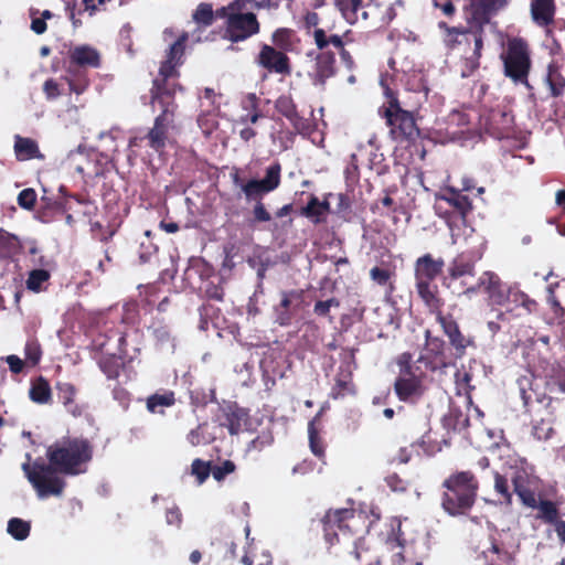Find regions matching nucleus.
Wrapping results in <instances>:
<instances>
[{
	"mask_svg": "<svg viewBox=\"0 0 565 565\" xmlns=\"http://www.w3.org/2000/svg\"><path fill=\"white\" fill-rule=\"evenodd\" d=\"M47 463L35 460L24 463L28 480L40 498L60 497L66 487L58 476H77L86 471V465L93 458V446L85 438H64L46 449Z\"/></svg>",
	"mask_w": 565,
	"mask_h": 565,
	"instance_id": "obj_1",
	"label": "nucleus"
},
{
	"mask_svg": "<svg viewBox=\"0 0 565 565\" xmlns=\"http://www.w3.org/2000/svg\"><path fill=\"white\" fill-rule=\"evenodd\" d=\"M508 3L507 0H470L463 8L466 25L451 26L438 22L446 49L461 56V77H469L480 67L484 29L491 18Z\"/></svg>",
	"mask_w": 565,
	"mask_h": 565,
	"instance_id": "obj_2",
	"label": "nucleus"
},
{
	"mask_svg": "<svg viewBox=\"0 0 565 565\" xmlns=\"http://www.w3.org/2000/svg\"><path fill=\"white\" fill-rule=\"evenodd\" d=\"M520 397L525 413L531 417L532 435L537 440H547L554 434L553 424L562 401L546 394V388L537 383L533 374L516 380Z\"/></svg>",
	"mask_w": 565,
	"mask_h": 565,
	"instance_id": "obj_3",
	"label": "nucleus"
},
{
	"mask_svg": "<svg viewBox=\"0 0 565 565\" xmlns=\"http://www.w3.org/2000/svg\"><path fill=\"white\" fill-rule=\"evenodd\" d=\"M511 483L521 503L530 509H537V518L545 523L556 524L559 512L557 505L551 500H537L539 478L534 466L526 458H516L511 463Z\"/></svg>",
	"mask_w": 565,
	"mask_h": 565,
	"instance_id": "obj_4",
	"label": "nucleus"
},
{
	"mask_svg": "<svg viewBox=\"0 0 565 565\" xmlns=\"http://www.w3.org/2000/svg\"><path fill=\"white\" fill-rule=\"evenodd\" d=\"M444 489L440 504L451 516L467 515L475 505L479 491V481L473 472L456 471L441 483Z\"/></svg>",
	"mask_w": 565,
	"mask_h": 565,
	"instance_id": "obj_5",
	"label": "nucleus"
},
{
	"mask_svg": "<svg viewBox=\"0 0 565 565\" xmlns=\"http://www.w3.org/2000/svg\"><path fill=\"white\" fill-rule=\"evenodd\" d=\"M356 519L354 509H330L318 521V526L321 527L324 541L330 547L337 544L352 547L350 553L359 559L361 537L355 529Z\"/></svg>",
	"mask_w": 565,
	"mask_h": 565,
	"instance_id": "obj_6",
	"label": "nucleus"
},
{
	"mask_svg": "<svg viewBox=\"0 0 565 565\" xmlns=\"http://www.w3.org/2000/svg\"><path fill=\"white\" fill-rule=\"evenodd\" d=\"M216 15L224 20L223 38L232 43L250 39L260 31V23L254 10L244 8V2L232 0L216 10Z\"/></svg>",
	"mask_w": 565,
	"mask_h": 565,
	"instance_id": "obj_7",
	"label": "nucleus"
},
{
	"mask_svg": "<svg viewBox=\"0 0 565 565\" xmlns=\"http://www.w3.org/2000/svg\"><path fill=\"white\" fill-rule=\"evenodd\" d=\"M385 94L388 102L381 107L379 113L385 119L393 140L402 142H414L420 135L413 111L405 110L393 90L385 86Z\"/></svg>",
	"mask_w": 565,
	"mask_h": 565,
	"instance_id": "obj_8",
	"label": "nucleus"
},
{
	"mask_svg": "<svg viewBox=\"0 0 565 565\" xmlns=\"http://www.w3.org/2000/svg\"><path fill=\"white\" fill-rule=\"evenodd\" d=\"M398 375L394 381V392L397 398L404 403H416L425 394V374L418 372L419 367L414 364L413 354L403 352L396 358Z\"/></svg>",
	"mask_w": 565,
	"mask_h": 565,
	"instance_id": "obj_9",
	"label": "nucleus"
},
{
	"mask_svg": "<svg viewBox=\"0 0 565 565\" xmlns=\"http://www.w3.org/2000/svg\"><path fill=\"white\" fill-rule=\"evenodd\" d=\"M161 113L154 118L153 126L145 136L131 137L129 149L149 147L153 152L161 153L167 145L169 129L173 126L177 105H159Z\"/></svg>",
	"mask_w": 565,
	"mask_h": 565,
	"instance_id": "obj_10",
	"label": "nucleus"
},
{
	"mask_svg": "<svg viewBox=\"0 0 565 565\" xmlns=\"http://www.w3.org/2000/svg\"><path fill=\"white\" fill-rule=\"evenodd\" d=\"M504 75L514 83H522L530 87L527 76L531 68L529 44L521 38H514L508 42L504 53L501 54Z\"/></svg>",
	"mask_w": 565,
	"mask_h": 565,
	"instance_id": "obj_11",
	"label": "nucleus"
},
{
	"mask_svg": "<svg viewBox=\"0 0 565 565\" xmlns=\"http://www.w3.org/2000/svg\"><path fill=\"white\" fill-rule=\"evenodd\" d=\"M482 255L477 250L458 253L448 264L447 279L450 284H458L462 294L472 297L471 287L476 286L477 264Z\"/></svg>",
	"mask_w": 565,
	"mask_h": 565,
	"instance_id": "obj_12",
	"label": "nucleus"
},
{
	"mask_svg": "<svg viewBox=\"0 0 565 565\" xmlns=\"http://www.w3.org/2000/svg\"><path fill=\"white\" fill-rule=\"evenodd\" d=\"M281 164L278 161L273 162L265 170L263 179L245 180L241 177L238 169L231 173L232 182L238 186L245 199H256L260 194H268L279 188L281 183Z\"/></svg>",
	"mask_w": 565,
	"mask_h": 565,
	"instance_id": "obj_13",
	"label": "nucleus"
},
{
	"mask_svg": "<svg viewBox=\"0 0 565 565\" xmlns=\"http://www.w3.org/2000/svg\"><path fill=\"white\" fill-rule=\"evenodd\" d=\"M177 63L171 61H163L159 68V76L153 79L152 87L150 89L151 104L156 103L159 105H177L174 102V95L177 90V84L174 81L178 77L175 70Z\"/></svg>",
	"mask_w": 565,
	"mask_h": 565,
	"instance_id": "obj_14",
	"label": "nucleus"
},
{
	"mask_svg": "<svg viewBox=\"0 0 565 565\" xmlns=\"http://www.w3.org/2000/svg\"><path fill=\"white\" fill-rule=\"evenodd\" d=\"M512 285L503 281L492 270H484L476 280V286L470 288L475 295L483 294L490 306H504Z\"/></svg>",
	"mask_w": 565,
	"mask_h": 565,
	"instance_id": "obj_15",
	"label": "nucleus"
},
{
	"mask_svg": "<svg viewBox=\"0 0 565 565\" xmlns=\"http://www.w3.org/2000/svg\"><path fill=\"white\" fill-rule=\"evenodd\" d=\"M351 35L352 32L349 30L342 34L332 33V28L315 30L312 32L317 49H327L332 45L339 52L341 62L349 71H353L356 66L353 56L347 50V45L353 42Z\"/></svg>",
	"mask_w": 565,
	"mask_h": 565,
	"instance_id": "obj_16",
	"label": "nucleus"
},
{
	"mask_svg": "<svg viewBox=\"0 0 565 565\" xmlns=\"http://www.w3.org/2000/svg\"><path fill=\"white\" fill-rule=\"evenodd\" d=\"M481 129L495 139L509 138L513 132V116L503 109H490L480 115Z\"/></svg>",
	"mask_w": 565,
	"mask_h": 565,
	"instance_id": "obj_17",
	"label": "nucleus"
},
{
	"mask_svg": "<svg viewBox=\"0 0 565 565\" xmlns=\"http://www.w3.org/2000/svg\"><path fill=\"white\" fill-rule=\"evenodd\" d=\"M437 322L440 324L444 334L448 338L455 359H462L468 348H476L475 338L461 332L458 322L451 313L439 317Z\"/></svg>",
	"mask_w": 565,
	"mask_h": 565,
	"instance_id": "obj_18",
	"label": "nucleus"
},
{
	"mask_svg": "<svg viewBox=\"0 0 565 565\" xmlns=\"http://www.w3.org/2000/svg\"><path fill=\"white\" fill-rule=\"evenodd\" d=\"M337 8L342 17L350 23L361 21L376 22L380 9L376 4L364 0H335Z\"/></svg>",
	"mask_w": 565,
	"mask_h": 565,
	"instance_id": "obj_19",
	"label": "nucleus"
},
{
	"mask_svg": "<svg viewBox=\"0 0 565 565\" xmlns=\"http://www.w3.org/2000/svg\"><path fill=\"white\" fill-rule=\"evenodd\" d=\"M274 107L278 114L284 116L291 124L298 134L310 135L313 131V122L300 115L291 95H280L275 100Z\"/></svg>",
	"mask_w": 565,
	"mask_h": 565,
	"instance_id": "obj_20",
	"label": "nucleus"
},
{
	"mask_svg": "<svg viewBox=\"0 0 565 565\" xmlns=\"http://www.w3.org/2000/svg\"><path fill=\"white\" fill-rule=\"evenodd\" d=\"M418 362H424L433 371L450 363L446 354V342L440 337L433 335L429 329L425 330L424 352Z\"/></svg>",
	"mask_w": 565,
	"mask_h": 565,
	"instance_id": "obj_21",
	"label": "nucleus"
},
{
	"mask_svg": "<svg viewBox=\"0 0 565 565\" xmlns=\"http://www.w3.org/2000/svg\"><path fill=\"white\" fill-rule=\"evenodd\" d=\"M257 64L270 73L290 75V58L275 46L264 44L257 56Z\"/></svg>",
	"mask_w": 565,
	"mask_h": 565,
	"instance_id": "obj_22",
	"label": "nucleus"
},
{
	"mask_svg": "<svg viewBox=\"0 0 565 565\" xmlns=\"http://www.w3.org/2000/svg\"><path fill=\"white\" fill-rule=\"evenodd\" d=\"M516 550L518 545L499 535V537H491L490 547L482 554L489 565H515Z\"/></svg>",
	"mask_w": 565,
	"mask_h": 565,
	"instance_id": "obj_23",
	"label": "nucleus"
},
{
	"mask_svg": "<svg viewBox=\"0 0 565 565\" xmlns=\"http://www.w3.org/2000/svg\"><path fill=\"white\" fill-rule=\"evenodd\" d=\"M445 267L443 257H434L433 254L427 253L418 257L414 264L415 284L435 282Z\"/></svg>",
	"mask_w": 565,
	"mask_h": 565,
	"instance_id": "obj_24",
	"label": "nucleus"
},
{
	"mask_svg": "<svg viewBox=\"0 0 565 565\" xmlns=\"http://www.w3.org/2000/svg\"><path fill=\"white\" fill-rule=\"evenodd\" d=\"M320 52L315 58V66L311 73V79L315 85L323 86L327 81L337 74V60L333 51L318 49Z\"/></svg>",
	"mask_w": 565,
	"mask_h": 565,
	"instance_id": "obj_25",
	"label": "nucleus"
},
{
	"mask_svg": "<svg viewBox=\"0 0 565 565\" xmlns=\"http://www.w3.org/2000/svg\"><path fill=\"white\" fill-rule=\"evenodd\" d=\"M415 288L419 299L424 302L428 312L435 315L436 321L439 320V317L446 316L443 312L445 300L440 296L439 287L436 282L415 284Z\"/></svg>",
	"mask_w": 565,
	"mask_h": 565,
	"instance_id": "obj_26",
	"label": "nucleus"
},
{
	"mask_svg": "<svg viewBox=\"0 0 565 565\" xmlns=\"http://www.w3.org/2000/svg\"><path fill=\"white\" fill-rule=\"evenodd\" d=\"M503 307L508 312L518 311L516 316L530 315L537 310V302L531 299L516 285H512Z\"/></svg>",
	"mask_w": 565,
	"mask_h": 565,
	"instance_id": "obj_27",
	"label": "nucleus"
},
{
	"mask_svg": "<svg viewBox=\"0 0 565 565\" xmlns=\"http://www.w3.org/2000/svg\"><path fill=\"white\" fill-rule=\"evenodd\" d=\"M70 67L77 66L98 68L100 66L99 52L87 44L77 45L68 51Z\"/></svg>",
	"mask_w": 565,
	"mask_h": 565,
	"instance_id": "obj_28",
	"label": "nucleus"
},
{
	"mask_svg": "<svg viewBox=\"0 0 565 565\" xmlns=\"http://www.w3.org/2000/svg\"><path fill=\"white\" fill-rule=\"evenodd\" d=\"M438 199L447 202L451 207H454L463 221L472 211V203L469 196L462 194L459 189L454 186L445 188L438 195Z\"/></svg>",
	"mask_w": 565,
	"mask_h": 565,
	"instance_id": "obj_29",
	"label": "nucleus"
},
{
	"mask_svg": "<svg viewBox=\"0 0 565 565\" xmlns=\"http://www.w3.org/2000/svg\"><path fill=\"white\" fill-rule=\"evenodd\" d=\"M555 13V0H531V15L536 25L548 28L554 22Z\"/></svg>",
	"mask_w": 565,
	"mask_h": 565,
	"instance_id": "obj_30",
	"label": "nucleus"
},
{
	"mask_svg": "<svg viewBox=\"0 0 565 565\" xmlns=\"http://www.w3.org/2000/svg\"><path fill=\"white\" fill-rule=\"evenodd\" d=\"M223 412L225 422L222 425L228 429L231 435H237L243 426L247 424L249 417L248 411L233 403L227 405Z\"/></svg>",
	"mask_w": 565,
	"mask_h": 565,
	"instance_id": "obj_31",
	"label": "nucleus"
},
{
	"mask_svg": "<svg viewBox=\"0 0 565 565\" xmlns=\"http://www.w3.org/2000/svg\"><path fill=\"white\" fill-rule=\"evenodd\" d=\"M55 387L57 398L67 409V412L75 417L81 416L84 407L77 404L75 401L77 394V388L75 385L68 382H57Z\"/></svg>",
	"mask_w": 565,
	"mask_h": 565,
	"instance_id": "obj_32",
	"label": "nucleus"
},
{
	"mask_svg": "<svg viewBox=\"0 0 565 565\" xmlns=\"http://www.w3.org/2000/svg\"><path fill=\"white\" fill-rule=\"evenodd\" d=\"M125 358L116 353L103 354L98 359V366L108 380H117L125 367Z\"/></svg>",
	"mask_w": 565,
	"mask_h": 565,
	"instance_id": "obj_33",
	"label": "nucleus"
},
{
	"mask_svg": "<svg viewBox=\"0 0 565 565\" xmlns=\"http://www.w3.org/2000/svg\"><path fill=\"white\" fill-rule=\"evenodd\" d=\"M516 458L518 457L509 459L508 468L511 467V463ZM510 472H511V469H509V471L505 475H501L498 471H493V479H494L493 488H494V491L499 495L500 500L502 502H504L505 504H508V505L512 504L513 493H515L514 489L512 491L510 490V484H509V480L511 481Z\"/></svg>",
	"mask_w": 565,
	"mask_h": 565,
	"instance_id": "obj_34",
	"label": "nucleus"
},
{
	"mask_svg": "<svg viewBox=\"0 0 565 565\" xmlns=\"http://www.w3.org/2000/svg\"><path fill=\"white\" fill-rule=\"evenodd\" d=\"M29 397L33 403L45 405L52 402V390L49 381L42 375L31 381Z\"/></svg>",
	"mask_w": 565,
	"mask_h": 565,
	"instance_id": "obj_35",
	"label": "nucleus"
},
{
	"mask_svg": "<svg viewBox=\"0 0 565 565\" xmlns=\"http://www.w3.org/2000/svg\"><path fill=\"white\" fill-rule=\"evenodd\" d=\"M544 82L550 88L551 96L558 97L563 95L565 89V76L558 65L555 63L548 64Z\"/></svg>",
	"mask_w": 565,
	"mask_h": 565,
	"instance_id": "obj_36",
	"label": "nucleus"
},
{
	"mask_svg": "<svg viewBox=\"0 0 565 565\" xmlns=\"http://www.w3.org/2000/svg\"><path fill=\"white\" fill-rule=\"evenodd\" d=\"M14 152L19 161L30 160L41 156L36 141L21 136H15Z\"/></svg>",
	"mask_w": 565,
	"mask_h": 565,
	"instance_id": "obj_37",
	"label": "nucleus"
},
{
	"mask_svg": "<svg viewBox=\"0 0 565 565\" xmlns=\"http://www.w3.org/2000/svg\"><path fill=\"white\" fill-rule=\"evenodd\" d=\"M271 42L281 52L292 51L298 42L296 32L288 28H279L271 35Z\"/></svg>",
	"mask_w": 565,
	"mask_h": 565,
	"instance_id": "obj_38",
	"label": "nucleus"
},
{
	"mask_svg": "<svg viewBox=\"0 0 565 565\" xmlns=\"http://www.w3.org/2000/svg\"><path fill=\"white\" fill-rule=\"evenodd\" d=\"M65 81L68 84L70 90L77 95L83 94L89 86V79L86 72L82 70L68 67Z\"/></svg>",
	"mask_w": 565,
	"mask_h": 565,
	"instance_id": "obj_39",
	"label": "nucleus"
},
{
	"mask_svg": "<svg viewBox=\"0 0 565 565\" xmlns=\"http://www.w3.org/2000/svg\"><path fill=\"white\" fill-rule=\"evenodd\" d=\"M320 414L321 412L317 414V416L311 422H309L308 435L311 452L319 459H323L326 456V444L316 428V420L319 418Z\"/></svg>",
	"mask_w": 565,
	"mask_h": 565,
	"instance_id": "obj_40",
	"label": "nucleus"
},
{
	"mask_svg": "<svg viewBox=\"0 0 565 565\" xmlns=\"http://www.w3.org/2000/svg\"><path fill=\"white\" fill-rule=\"evenodd\" d=\"M244 108L248 110L246 115L239 117L241 124H256L263 117L258 106V98L255 94H248L244 100Z\"/></svg>",
	"mask_w": 565,
	"mask_h": 565,
	"instance_id": "obj_41",
	"label": "nucleus"
},
{
	"mask_svg": "<svg viewBox=\"0 0 565 565\" xmlns=\"http://www.w3.org/2000/svg\"><path fill=\"white\" fill-rule=\"evenodd\" d=\"M300 215L311 221L315 225L326 222L320 207H318V196L310 194L308 203L299 211Z\"/></svg>",
	"mask_w": 565,
	"mask_h": 565,
	"instance_id": "obj_42",
	"label": "nucleus"
},
{
	"mask_svg": "<svg viewBox=\"0 0 565 565\" xmlns=\"http://www.w3.org/2000/svg\"><path fill=\"white\" fill-rule=\"evenodd\" d=\"M266 194H260L256 199H246L248 202H254L253 210H252V218L249 221L250 225H256L259 223H267L271 221V214L266 209L265 203L263 202V199Z\"/></svg>",
	"mask_w": 565,
	"mask_h": 565,
	"instance_id": "obj_43",
	"label": "nucleus"
},
{
	"mask_svg": "<svg viewBox=\"0 0 565 565\" xmlns=\"http://www.w3.org/2000/svg\"><path fill=\"white\" fill-rule=\"evenodd\" d=\"M216 11H213L211 3H200L193 12V21L201 28H207L213 24L215 20Z\"/></svg>",
	"mask_w": 565,
	"mask_h": 565,
	"instance_id": "obj_44",
	"label": "nucleus"
},
{
	"mask_svg": "<svg viewBox=\"0 0 565 565\" xmlns=\"http://www.w3.org/2000/svg\"><path fill=\"white\" fill-rule=\"evenodd\" d=\"M175 397L172 391L164 392L163 394H152L147 398V409L151 413H158L159 407H170L174 405Z\"/></svg>",
	"mask_w": 565,
	"mask_h": 565,
	"instance_id": "obj_45",
	"label": "nucleus"
},
{
	"mask_svg": "<svg viewBox=\"0 0 565 565\" xmlns=\"http://www.w3.org/2000/svg\"><path fill=\"white\" fill-rule=\"evenodd\" d=\"M296 296L295 291L286 292L284 291L281 294V299L279 305L276 307L277 312V321L280 326H287L289 324L291 320V313L289 311V308L291 306L292 297Z\"/></svg>",
	"mask_w": 565,
	"mask_h": 565,
	"instance_id": "obj_46",
	"label": "nucleus"
},
{
	"mask_svg": "<svg viewBox=\"0 0 565 565\" xmlns=\"http://www.w3.org/2000/svg\"><path fill=\"white\" fill-rule=\"evenodd\" d=\"M8 533L18 541H23L30 535L31 525L29 522L12 518L8 522Z\"/></svg>",
	"mask_w": 565,
	"mask_h": 565,
	"instance_id": "obj_47",
	"label": "nucleus"
},
{
	"mask_svg": "<svg viewBox=\"0 0 565 565\" xmlns=\"http://www.w3.org/2000/svg\"><path fill=\"white\" fill-rule=\"evenodd\" d=\"M444 424L454 430H462L468 428L469 418L459 408H451L444 417Z\"/></svg>",
	"mask_w": 565,
	"mask_h": 565,
	"instance_id": "obj_48",
	"label": "nucleus"
},
{
	"mask_svg": "<svg viewBox=\"0 0 565 565\" xmlns=\"http://www.w3.org/2000/svg\"><path fill=\"white\" fill-rule=\"evenodd\" d=\"M209 425L207 423H203L196 426V428L190 430L186 436L188 441L192 446L206 445L213 440V437L207 431Z\"/></svg>",
	"mask_w": 565,
	"mask_h": 565,
	"instance_id": "obj_49",
	"label": "nucleus"
},
{
	"mask_svg": "<svg viewBox=\"0 0 565 565\" xmlns=\"http://www.w3.org/2000/svg\"><path fill=\"white\" fill-rule=\"evenodd\" d=\"M51 275L46 269H33L29 273L25 281L26 288L31 291L39 292L42 285L50 279Z\"/></svg>",
	"mask_w": 565,
	"mask_h": 565,
	"instance_id": "obj_50",
	"label": "nucleus"
},
{
	"mask_svg": "<svg viewBox=\"0 0 565 565\" xmlns=\"http://www.w3.org/2000/svg\"><path fill=\"white\" fill-rule=\"evenodd\" d=\"M150 235H151V232L146 231L145 232L146 241H141L139 244L138 256H139L140 264L149 263L151 260V258L153 256H156V254L158 253V246L154 245L150 241Z\"/></svg>",
	"mask_w": 565,
	"mask_h": 565,
	"instance_id": "obj_51",
	"label": "nucleus"
},
{
	"mask_svg": "<svg viewBox=\"0 0 565 565\" xmlns=\"http://www.w3.org/2000/svg\"><path fill=\"white\" fill-rule=\"evenodd\" d=\"M274 443V436L270 430H263L258 434L249 444V451H262L265 448L271 446Z\"/></svg>",
	"mask_w": 565,
	"mask_h": 565,
	"instance_id": "obj_52",
	"label": "nucleus"
},
{
	"mask_svg": "<svg viewBox=\"0 0 565 565\" xmlns=\"http://www.w3.org/2000/svg\"><path fill=\"white\" fill-rule=\"evenodd\" d=\"M351 374L339 375L335 379V385L332 388V397L339 398L345 395V393H352Z\"/></svg>",
	"mask_w": 565,
	"mask_h": 565,
	"instance_id": "obj_53",
	"label": "nucleus"
},
{
	"mask_svg": "<svg viewBox=\"0 0 565 565\" xmlns=\"http://www.w3.org/2000/svg\"><path fill=\"white\" fill-rule=\"evenodd\" d=\"M151 334L159 347H164L173 341L170 329L166 324L151 327Z\"/></svg>",
	"mask_w": 565,
	"mask_h": 565,
	"instance_id": "obj_54",
	"label": "nucleus"
},
{
	"mask_svg": "<svg viewBox=\"0 0 565 565\" xmlns=\"http://www.w3.org/2000/svg\"><path fill=\"white\" fill-rule=\"evenodd\" d=\"M393 276L394 271L384 267L375 266L370 270V278L379 286L391 285Z\"/></svg>",
	"mask_w": 565,
	"mask_h": 565,
	"instance_id": "obj_55",
	"label": "nucleus"
},
{
	"mask_svg": "<svg viewBox=\"0 0 565 565\" xmlns=\"http://www.w3.org/2000/svg\"><path fill=\"white\" fill-rule=\"evenodd\" d=\"M192 475L195 476L200 483L204 482L210 473H212V466L210 462L201 459H194L191 465Z\"/></svg>",
	"mask_w": 565,
	"mask_h": 565,
	"instance_id": "obj_56",
	"label": "nucleus"
},
{
	"mask_svg": "<svg viewBox=\"0 0 565 565\" xmlns=\"http://www.w3.org/2000/svg\"><path fill=\"white\" fill-rule=\"evenodd\" d=\"M36 192L32 188L22 190L18 195V204L20 207L31 211L34 209L36 203Z\"/></svg>",
	"mask_w": 565,
	"mask_h": 565,
	"instance_id": "obj_57",
	"label": "nucleus"
},
{
	"mask_svg": "<svg viewBox=\"0 0 565 565\" xmlns=\"http://www.w3.org/2000/svg\"><path fill=\"white\" fill-rule=\"evenodd\" d=\"M24 355L25 360L30 362L33 366L40 362L42 356V350L38 341L32 340L25 343Z\"/></svg>",
	"mask_w": 565,
	"mask_h": 565,
	"instance_id": "obj_58",
	"label": "nucleus"
},
{
	"mask_svg": "<svg viewBox=\"0 0 565 565\" xmlns=\"http://www.w3.org/2000/svg\"><path fill=\"white\" fill-rule=\"evenodd\" d=\"M236 469L235 463L232 460H224L220 465L212 467V476L215 480L221 481L227 475L234 472Z\"/></svg>",
	"mask_w": 565,
	"mask_h": 565,
	"instance_id": "obj_59",
	"label": "nucleus"
},
{
	"mask_svg": "<svg viewBox=\"0 0 565 565\" xmlns=\"http://www.w3.org/2000/svg\"><path fill=\"white\" fill-rule=\"evenodd\" d=\"M185 41H186V35H182L181 38H179L170 46L166 61H171L172 63H178V61L181 58V56L184 53Z\"/></svg>",
	"mask_w": 565,
	"mask_h": 565,
	"instance_id": "obj_60",
	"label": "nucleus"
},
{
	"mask_svg": "<svg viewBox=\"0 0 565 565\" xmlns=\"http://www.w3.org/2000/svg\"><path fill=\"white\" fill-rule=\"evenodd\" d=\"M339 306H340V301L334 297H332L328 300H324V301L319 300L315 303L313 312L318 317H328L330 313L331 307H339Z\"/></svg>",
	"mask_w": 565,
	"mask_h": 565,
	"instance_id": "obj_61",
	"label": "nucleus"
},
{
	"mask_svg": "<svg viewBox=\"0 0 565 565\" xmlns=\"http://www.w3.org/2000/svg\"><path fill=\"white\" fill-rule=\"evenodd\" d=\"M40 11L38 9H31L30 10V18H31V30L40 35L43 34L47 30V24L40 15Z\"/></svg>",
	"mask_w": 565,
	"mask_h": 565,
	"instance_id": "obj_62",
	"label": "nucleus"
},
{
	"mask_svg": "<svg viewBox=\"0 0 565 565\" xmlns=\"http://www.w3.org/2000/svg\"><path fill=\"white\" fill-rule=\"evenodd\" d=\"M385 482L391 490L396 492H404L408 488V482L402 479L397 473L388 475L385 478Z\"/></svg>",
	"mask_w": 565,
	"mask_h": 565,
	"instance_id": "obj_63",
	"label": "nucleus"
},
{
	"mask_svg": "<svg viewBox=\"0 0 565 565\" xmlns=\"http://www.w3.org/2000/svg\"><path fill=\"white\" fill-rule=\"evenodd\" d=\"M433 4L449 19H451L456 13V6L452 0H433Z\"/></svg>",
	"mask_w": 565,
	"mask_h": 565,
	"instance_id": "obj_64",
	"label": "nucleus"
}]
</instances>
